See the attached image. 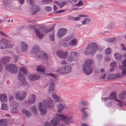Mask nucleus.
<instances>
[{
	"instance_id": "8",
	"label": "nucleus",
	"mask_w": 126,
	"mask_h": 126,
	"mask_svg": "<svg viewBox=\"0 0 126 126\" xmlns=\"http://www.w3.org/2000/svg\"><path fill=\"white\" fill-rule=\"evenodd\" d=\"M67 30L66 29H59L57 33V35L59 38H61L67 33Z\"/></svg>"
},
{
	"instance_id": "32",
	"label": "nucleus",
	"mask_w": 126,
	"mask_h": 126,
	"mask_svg": "<svg viewBox=\"0 0 126 126\" xmlns=\"http://www.w3.org/2000/svg\"><path fill=\"white\" fill-rule=\"evenodd\" d=\"M3 3L5 6L10 7V2L9 0H3Z\"/></svg>"
},
{
	"instance_id": "53",
	"label": "nucleus",
	"mask_w": 126,
	"mask_h": 126,
	"mask_svg": "<svg viewBox=\"0 0 126 126\" xmlns=\"http://www.w3.org/2000/svg\"><path fill=\"white\" fill-rule=\"evenodd\" d=\"M13 45L11 43H9L7 42V47L8 48H12Z\"/></svg>"
},
{
	"instance_id": "12",
	"label": "nucleus",
	"mask_w": 126,
	"mask_h": 126,
	"mask_svg": "<svg viewBox=\"0 0 126 126\" xmlns=\"http://www.w3.org/2000/svg\"><path fill=\"white\" fill-rule=\"evenodd\" d=\"M37 57L44 59H46L47 58V55L46 53L44 52L39 51L37 54Z\"/></svg>"
},
{
	"instance_id": "16",
	"label": "nucleus",
	"mask_w": 126,
	"mask_h": 126,
	"mask_svg": "<svg viewBox=\"0 0 126 126\" xmlns=\"http://www.w3.org/2000/svg\"><path fill=\"white\" fill-rule=\"evenodd\" d=\"M21 49L23 51H26L27 50L28 46L27 44L25 42H22L20 43Z\"/></svg>"
},
{
	"instance_id": "63",
	"label": "nucleus",
	"mask_w": 126,
	"mask_h": 126,
	"mask_svg": "<svg viewBox=\"0 0 126 126\" xmlns=\"http://www.w3.org/2000/svg\"><path fill=\"white\" fill-rule=\"evenodd\" d=\"M80 103L83 106H85L87 105V103L85 101H82Z\"/></svg>"
},
{
	"instance_id": "54",
	"label": "nucleus",
	"mask_w": 126,
	"mask_h": 126,
	"mask_svg": "<svg viewBox=\"0 0 126 126\" xmlns=\"http://www.w3.org/2000/svg\"><path fill=\"white\" fill-rule=\"evenodd\" d=\"M122 75L125 76L126 75V67L125 69H123L122 72Z\"/></svg>"
},
{
	"instance_id": "48",
	"label": "nucleus",
	"mask_w": 126,
	"mask_h": 126,
	"mask_svg": "<svg viewBox=\"0 0 126 126\" xmlns=\"http://www.w3.org/2000/svg\"><path fill=\"white\" fill-rule=\"evenodd\" d=\"M105 52L107 55H109L111 52V50L110 48H108L105 50Z\"/></svg>"
},
{
	"instance_id": "62",
	"label": "nucleus",
	"mask_w": 126,
	"mask_h": 126,
	"mask_svg": "<svg viewBox=\"0 0 126 126\" xmlns=\"http://www.w3.org/2000/svg\"><path fill=\"white\" fill-rule=\"evenodd\" d=\"M100 73L101 74H105V70L104 69L102 68H101L100 69Z\"/></svg>"
},
{
	"instance_id": "6",
	"label": "nucleus",
	"mask_w": 126,
	"mask_h": 126,
	"mask_svg": "<svg viewBox=\"0 0 126 126\" xmlns=\"http://www.w3.org/2000/svg\"><path fill=\"white\" fill-rule=\"evenodd\" d=\"M79 57V53L77 52H73L70 54L67 58V60L69 62L77 60Z\"/></svg>"
},
{
	"instance_id": "5",
	"label": "nucleus",
	"mask_w": 126,
	"mask_h": 126,
	"mask_svg": "<svg viewBox=\"0 0 126 126\" xmlns=\"http://www.w3.org/2000/svg\"><path fill=\"white\" fill-rule=\"evenodd\" d=\"M5 68L8 71L13 73H16L18 71L17 67L13 64H9L6 65Z\"/></svg>"
},
{
	"instance_id": "26",
	"label": "nucleus",
	"mask_w": 126,
	"mask_h": 126,
	"mask_svg": "<svg viewBox=\"0 0 126 126\" xmlns=\"http://www.w3.org/2000/svg\"><path fill=\"white\" fill-rule=\"evenodd\" d=\"M22 112L27 117H30L31 115V114L30 112L24 109L22 110Z\"/></svg>"
},
{
	"instance_id": "60",
	"label": "nucleus",
	"mask_w": 126,
	"mask_h": 126,
	"mask_svg": "<svg viewBox=\"0 0 126 126\" xmlns=\"http://www.w3.org/2000/svg\"><path fill=\"white\" fill-rule=\"evenodd\" d=\"M83 3L82 1H79L77 4L76 5V6H80L83 4Z\"/></svg>"
},
{
	"instance_id": "24",
	"label": "nucleus",
	"mask_w": 126,
	"mask_h": 126,
	"mask_svg": "<svg viewBox=\"0 0 126 126\" xmlns=\"http://www.w3.org/2000/svg\"><path fill=\"white\" fill-rule=\"evenodd\" d=\"M110 71L112 72L114 70L115 67L117 65V64L115 62H113L111 63H110Z\"/></svg>"
},
{
	"instance_id": "17",
	"label": "nucleus",
	"mask_w": 126,
	"mask_h": 126,
	"mask_svg": "<svg viewBox=\"0 0 126 126\" xmlns=\"http://www.w3.org/2000/svg\"><path fill=\"white\" fill-rule=\"evenodd\" d=\"M59 122V120L57 118L52 119L51 121V124L53 126L57 125Z\"/></svg>"
},
{
	"instance_id": "41",
	"label": "nucleus",
	"mask_w": 126,
	"mask_h": 126,
	"mask_svg": "<svg viewBox=\"0 0 126 126\" xmlns=\"http://www.w3.org/2000/svg\"><path fill=\"white\" fill-rule=\"evenodd\" d=\"M57 3V5H59L60 7H62L66 3V2H63L61 3H59L56 1H55Z\"/></svg>"
},
{
	"instance_id": "40",
	"label": "nucleus",
	"mask_w": 126,
	"mask_h": 126,
	"mask_svg": "<svg viewBox=\"0 0 126 126\" xmlns=\"http://www.w3.org/2000/svg\"><path fill=\"white\" fill-rule=\"evenodd\" d=\"M116 94L115 93H112L110 96V99H113L116 98Z\"/></svg>"
},
{
	"instance_id": "51",
	"label": "nucleus",
	"mask_w": 126,
	"mask_h": 126,
	"mask_svg": "<svg viewBox=\"0 0 126 126\" xmlns=\"http://www.w3.org/2000/svg\"><path fill=\"white\" fill-rule=\"evenodd\" d=\"M45 10L47 12H50L51 10V8L50 6H47L45 7Z\"/></svg>"
},
{
	"instance_id": "59",
	"label": "nucleus",
	"mask_w": 126,
	"mask_h": 126,
	"mask_svg": "<svg viewBox=\"0 0 126 126\" xmlns=\"http://www.w3.org/2000/svg\"><path fill=\"white\" fill-rule=\"evenodd\" d=\"M68 44L67 43H64L63 44V46L64 47H66L68 46Z\"/></svg>"
},
{
	"instance_id": "46",
	"label": "nucleus",
	"mask_w": 126,
	"mask_h": 126,
	"mask_svg": "<svg viewBox=\"0 0 126 126\" xmlns=\"http://www.w3.org/2000/svg\"><path fill=\"white\" fill-rule=\"evenodd\" d=\"M21 82L22 85L23 86H27L28 85L29 86L28 84L25 81V79L21 81Z\"/></svg>"
},
{
	"instance_id": "14",
	"label": "nucleus",
	"mask_w": 126,
	"mask_h": 126,
	"mask_svg": "<svg viewBox=\"0 0 126 126\" xmlns=\"http://www.w3.org/2000/svg\"><path fill=\"white\" fill-rule=\"evenodd\" d=\"M10 59V57L9 56L4 57L0 60V63L5 64L9 62Z\"/></svg>"
},
{
	"instance_id": "9",
	"label": "nucleus",
	"mask_w": 126,
	"mask_h": 126,
	"mask_svg": "<svg viewBox=\"0 0 126 126\" xmlns=\"http://www.w3.org/2000/svg\"><path fill=\"white\" fill-rule=\"evenodd\" d=\"M36 96L34 94H32L29 95L28 97V101L26 102V104H32L35 102L36 100Z\"/></svg>"
},
{
	"instance_id": "1",
	"label": "nucleus",
	"mask_w": 126,
	"mask_h": 126,
	"mask_svg": "<svg viewBox=\"0 0 126 126\" xmlns=\"http://www.w3.org/2000/svg\"><path fill=\"white\" fill-rule=\"evenodd\" d=\"M53 102L51 99L48 98L47 100H44L43 102L38 103V109L40 112V114L44 115L46 113L47 110V106L49 108L52 109L54 107L52 103Z\"/></svg>"
},
{
	"instance_id": "37",
	"label": "nucleus",
	"mask_w": 126,
	"mask_h": 126,
	"mask_svg": "<svg viewBox=\"0 0 126 126\" xmlns=\"http://www.w3.org/2000/svg\"><path fill=\"white\" fill-rule=\"evenodd\" d=\"M64 68H59L56 71L61 74H64Z\"/></svg>"
},
{
	"instance_id": "33",
	"label": "nucleus",
	"mask_w": 126,
	"mask_h": 126,
	"mask_svg": "<svg viewBox=\"0 0 126 126\" xmlns=\"http://www.w3.org/2000/svg\"><path fill=\"white\" fill-rule=\"evenodd\" d=\"M18 78L19 80H21V81L25 79L24 75L20 73H19Z\"/></svg>"
},
{
	"instance_id": "18",
	"label": "nucleus",
	"mask_w": 126,
	"mask_h": 126,
	"mask_svg": "<svg viewBox=\"0 0 126 126\" xmlns=\"http://www.w3.org/2000/svg\"><path fill=\"white\" fill-rule=\"evenodd\" d=\"M58 109L57 110L58 113H60L64 109V106L61 104H60L58 105Z\"/></svg>"
},
{
	"instance_id": "30",
	"label": "nucleus",
	"mask_w": 126,
	"mask_h": 126,
	"mask_svg": "<svg viewBox=\"0 0 126 126\" xmlns=\"http://www.w3.org/2000/svg\"><path fill=\"white\" fill-rule=\"evenodd\" d=\"M11 107L12 108H18V104L16 101H12L10 102Z\"/></svg>"
},
{
	"instance_id": "25",
	"label": "nucleus",
	"mask_w": 126,
	"mask_h": 126,
	"mask_svg": "<svg viewBox=\"0 0 126 126\" xmlns=\"http://www.w3.org/2000/svg\"><path fill=\"white\" fill-rule=\"evenodd\" d=\"M7 119H3L0 120V126H5L7 125Z\"/></svg>"
},
{
	"instance_id": "11",
	"label": "nucleus",
	"mask_w": 126,
	"mask_h": 126,
	"mask_svg": "<svg viewBox=\"0 0 126 126\" xmlns=\"http://www.w3.org/2000/svg\"><path fill=\"white\" fill-rule=\"evenodd\" d=\"M7 40L3 39L0 41V48L1 49H4L7 47Z\"/></svg>"
},
{
	"instance_id": "19",
	"label": "nucleus",
	"mask_w": 126,
	"mask_h": 126,
	"mask_svg": "<svg viewBox=\"0 0 126 126\" xmlns=\"http://www.w3.org/2000/svg\"><path fill=\"white\" fill-rule=\"evenodd\" d=\"M0 99L2 102H5L7 100L6 95L5 94H2L0 95Z\"/></svg>"
},
{
	"instance_id": "52",
	"label": "nucleus",
	"mask_w": 126,
	"mask_h": 126,
	"mask_svg": "<svg viewBox=\"0 0 126 126\" xmlns=\"http://www.w3.org/2000/svg\"><path fill=\"white\" fill-rule=\"evenodd\" d=\"M116 39V38L114 37L110 38L108 39V41L109 42H114Z\"/></svg>"
},
{
	"instance_id": "39",
	"label": "nucleus",
	"mask_w": 126,
	"mask_h": 126,
	"mask_svg": "<svg viewBox=\"0 0 126 126\" xmlns=\"http://www.w3.org/2000/svg\"><path fill=\"white\" fill-rule=\"evenodd\" d=\"M27 72V70L24 68L22 67L20 69L19 73L26 74Z\"/></svg>"
},
{
	"instance_id": "64",
	"label": "nucleus",
	"mask_w": 126,
	"mask_h": 126,
	"mask_svg": "<svg viewBox=\"0 0 126 126\" xmlns=\"http://www.w3.org/2000/svg\"><path fill=\"white\" fill-rule=\"evenodd\" d=\"M105 61H109L110 60V58L109 57H105Z\"/></svg>"
},
{
	"instance_id": "50",
	"label": "nucleus",
	"mask_w": 126,
	"mask_h": 126,
	"mask_svg": "<svg viewBox=\"0 0 126 126\" xmlns=\"http://www.w3.org/2000/svg\"><path fill=\"white\" fill-rule=\"evenodd\" d=\"M114 76H115V78H119L122 77V75L120 73H117L115 74Z\"/></svg>"
},
{
	"instance_id": "43",
	"label": "nucleus",
	"mask_w": 126,
	"mask_h": 126,
	"mask_svg": "<svg viewBox=\"0 0 126 126\" xmlns=\"http://www.w3.org/2000/svg\"><path fill=\"white\" fill-rule=\"evenodd\" d=\"M53 30V27H51L49 29H45L43 30V32L48 33L52 31Z\"/></svg>"
},
{
	"instance_id": "45",
	"label": "nucleus",
	"mask_w": 126,
	"mask_h": 126,
	"mask_svg": "<svg viewBox=\"0 0 126 126\" xmlns=\"http://www.w3.org/2000/svg\"><path fill=\"white\" fill-rule=\"evenodd\" d=\"M28 2H29L32 6H34L35 5V2L34 0H27Z\"/></svg>"
},
{
	"instance_id": "42",
	"label": "nucleus",
	"mask_w": 126,
	"mask_h": 126,
	"mask_svg": "<svg viewBox=\"0 0 126 126\" xmlns=\"http://www.w3.org/2000/svg\"><path fill=\"white\" fill-rule=\"evenodd\" d=\"M18 108H12L11 109V111L12 113H15L18 112Z\"/></svg>"
},
{
	"instance_id": "20",
	"label": "nucleus",
	"mask_w": 126,
	"mask_h": 126,
	"mask_svg": "<svg viewBox=\"0 0 126 126\" xmlns=\"http://www.w3.org/2000/svg\"><path fill=\"white\" fill-rule=\"evenodd\" d=\"M77 44V39L74 38L71 40L69 42V45L72 46H75Z\"/></svg>"
},
{
	"instance_id": "3",
	"label": "nucleus",
	"mask_w": 126,
	"mask_h": 126,
	"mask_svg": "<svg viewBox=\"0 0 126 126\" xmlns=\"http://www.w3.org/2000/svg\"><path fill=\"white\" fill-rule=\"evenodd\" d=\"M93 61L90 59H87L85 60V63L83 65L82 68L85 74L89 75L92 72L93 68Z\"/></svg>"
},
{
	"instance_id": "23",
	"label": "nucleus",
	"mask_w": 126,
	"mask_h": 126,
	"mask_svg": "<svg viewBox=\"0 0 126 126\" xmlns=\"http://www.w3.org/2000/svg\"><path fill=\"white\" fill-rule=\"evenodd\" d=\"M64 74L69 73L71 70V68L70 66H67L64 67Z\"/></svg>"
},
{
	"instance_id": "21",
	"label": "nucleus",
	"mask_w": 126,
	"mask_h": 126,
	"mask_svg": "<svg viewBox=\"0 0 126 126\" xmlns=\"http://www.w3.org/2000/svg\"><path fill=\"white\" fill-rule=\"evenodd\" d=\"M32 51L33 53H35L36 56L38 52L40 51L38 47L36 46L32 48Z\"/></svg>"
},
{
	"instance_id": "10",
	"label": "nucleus",
	"mask_w": 126,
	"mask_h": 126,
	"mask_svg": "<svg viewBox=\"0 0 126 126\" xmlns=\"http://www.w3.org/2000/svg\"><path fill=\"white\" fill-rule=\"evenodd\" d=\"M57 55L63 59H65L67 58L68 55V52L67 51H62L59 50L57 52Z\"/></svg>"
},
{
	"instance_id": "31",
	"label": "nucleus",
	"mask_w": 126,
	"mask_h": 126,
	"mask_svg": "<svg viewBox=\"0 0 126 126\" xmlns=\"http://www.w3.org/2000/svg\"><path fill=\"white\" fill-rule=\"evenodd\" d=\"M35 114L36 113L37 111V109L36 107L35 106H32L31 107L30 109Z\"/></svg>"
},
{
	"instance_id": "57",
	"label": "nucleus",
	"mask_w": 126,
	"mask_h": 126,
	"mask_svg": "<svg viewBox=\"0 0 126 126\" xmlns=\"http://www.w3.org/2000/svg\"><path fill=\"white\" fill-rule=\"evenodd\" d=\"M14 97L13 95H11L10 96L9 98V100L10 101V102H11L12 101H14Z\"/></svg>"
},
{
	"instance_id": "35",
	"label": "nucleus",
	"mask_w": 126,
	"mask_h": 126,
	"mask_svg": "<svg viewBox=\"0 0 126 126\" xmlns=\"http://www.w3.org/2000/svg\"><path fill=\"white\" fill-rule=\"evenodd\" d=\"M51 95L53 99L57 100L56 101H58L60 99L59 97L55 94L54 93H52Z\"/></svg>"
},
{
	"instance_id": "22",
	"label": "nucleus",
	"mask_w": 126,
	"mask_h": 126,
	"mask_svg": "<svg viewBox=\"0 0 126 126\" xmlns=\"http://www.w3.org/2000/svg\"><path fill=\"white\" fill-rule=\"evenodd\" d=\"M119 98L121 100H123L126 97V92H123L119 95Z\"/></svg>"
},
{
	"instance_id": "55",
	"label": "nucleus",
	"mask_w": 126,
	"mask_h": 126,
	"mask_svg": "<svg viewBox=\"0 0 126 126\" xmlns=\"http://www.w3.org/2000/svg\"><path fill=\"white\" fill-rule=\"evenodd\" d=\"M50 38L51 40L53 41L54 40V35L53 34H51L50 36Z\"/></svg>"
},
{
	"instance_id": "15",
	"label": "nucleus",
	"mask_w": 126,
	"mask_h": 126,
	"mask_svg": "<svg viewBox=\"0 0 126 126\" xmlns=\"http://www.w3.org/2000/svg\"><path fill=\"white\" fill-rule=\"evenodd\" d=\"M40 77V76L39 75H30L29 77V79L31 81H33L35 80L39 79Z\"/></svg>"
},
{
	"instance_id": "27",
	"label": "nucleus",
	"mask_w": 126,
	"mask_h": 126,
	"mask_svg": "<svg viewBox=\"0 0 126 126\" xmlns=\"http://www.w3.org/2000/svg\"><path fill=\"white\" fill-rule=\"evenodd\" d=\"M35 32L37 37L40 39L42 38L43 36V35L42 33L40 32L37 29L35 30Z\"/></svg>"
},
{
	"instance_id": "2",
	"label": "nucleus",
	"mask_w": 126,
	"mask_h": 126,
	"mask_svg": "<svg viewBox=\"0 0 126 126\" xmlns=\"http://www.w3.org/2000/svg\"><path fill=\"white\" fill-rule=\"evenodd\" d=\"M98 45L96 43L89 44L85 49L84 53L86 55H93L98 50Z\"/></svg>"
},
{
	"instance_id": "56",
	"label": "nucleus",
	"mask_w": 126,
	"mask_h": 126,
	"mask_svg": "<svg viewBox=\"0 0 126 126\" xmlns=\"http://www.w3.org/2000/svg\"><path fill=\"white\" fill-rule=\"evenodd\" d=\"M115 101L119 102V103L118 104V105L119 106H122V102L119 100L117 99L116 98L115 99Z\"/></svg>"
},
{
	"instance_id": "34",
	"label": "nucleus",
	"mask_w": 126,
	"mask_h": 126,
	"mask_svg": "<svg viewBox=\"0 0 126 126\" xmlns=\"http://www.w3.org/2000/svg\"><path fill=\"white\" fill-rule=\"evenodd\" d=\"M33 10V13H32V14L33 15L36 14L38 11L40 10V9L37 6H36L35 7H33V9H32Z\"/></svg>"
},
{
	"instance_id": "61",
	"label": "nucleus",
	"mask_w": 126,
	"mask_h": 126,
	"mask_svg": "<svg viewBox=\"0 0 126 126\" xmlns=\"http://www.w3.org/2000/svg\"><path fill=\"white\" fill-rule=\"evenodd\" d=\"M47 75L51 76L53 78H55L56 77L55 75L53 74H47Z\"/></svg>"
},
{
	"instance_id": "49",
	"label": "nucleus",
	"mask_w": 126,
	"mask_h": 126,
	"mask_svg": "<svg viewBox=\"0 0 126 126\" xmlns=\"http://www.w3.org/2000/svg\"><path fill=\"white\" fill-rule=\"evenodd\" d=\"M52 2V0H43V3L46 4H48Z\"/></svg>"
},
{
	"instance_id": "47",
	"label": "nucleus",
	"mask_w": 126,
	"mask_h": 126,
	"mask_svg": "<svg viewBox=\"0 0 126 126\" xmlns=\"http://www.w3.org/2000/svg\"><path fill=\"white\" fill-rule=\"evenodd\" d=\"M85 21H83L82 22V24L84 25L86 23H88L90 21L91 19L89 18H86Z\"/></svg>"
},
{
	"instance_id": "38",
	"label": "nucleus",
	"mask_w": 126,
	"mask_h": 126,
	"mask_svg": "<svg viewBox=\"0 0 126 126\" xmlns=\"http://www.w3.org/2000/svg\"><path fill=\"white\" fill-rule=\"evenodd\" d=\"M1 109L2 110H7L8 109V105L5 104H3L2 105Z\"/></svg>"
},
{
	"instance_id": "13",
	"label": "nucleus",
	"mask_w": 126,
	"mask_h": 126,
	"mask_svg": "<svg viewBox=\"0 0 126 126\" xmlns=\"http://www.w3.org/2000/svg\"><path fill=\"white\" fill-rule=\"evenodd\" d=\"M47 86H48V90L49 92H50L54 91V84L52 82L50 81H48L47 84Z\"/></svg>"
},
{
	"instance_id": "7",
	"label": "nucleus",
	"mask_w": 126,
	"mask_h": 126,
	"mask_svg": "<svg viewBox=\"0 0 126 126\" xmlns=\"http://www.w3.org/2000/svg\"><path fill=\"white\" fill-rule=\"evenodd\" d=\"M58 116L59 118L63 120L66 124H69L72 122V117H67L62 114H58Z\"/></svg>"
},
{
	"instance_id": "28",
	"label": "nucleus",
	"mask_w": 126,
	"mask_h": 126,
	"mask_svg": "<svg viewBox=\"0 0 126 126\" xmlns=\"http://www.w3.org/2000/svg\"><path fill=\"white\" fill-rule=\"evenodd\" d=\"M114 58L117 60L120 61L121 59L122 56L119 54L116 53L114 54Z\"/></svg>"
},
{
	"instance_id": "58",
	"label": "nucleus",
	"mask_w": 126,
	"mask_h": 126,
	"mask_svg": "<svg viewBox=\"0 0 126 126\" xmlns=\"http://www.w3.org/2000/svg\"><path fill=\"white\" fill-rule=\"evenodd\" d=\"M115 74H111L109 76L110 77V78L111 79H115V77L114 75Z\"/></svg>"
},
{
	"instance_id": "44",
	"label": "nucleus",
	"mask_w": 126,
	"mask_h": 126,
	"mask_svg": "<svg viewBox=\"0 0 126 126\" xmlns=\"http://www.w3.org/2000/svg\"><path fill=\"white\" fill-rule=\"evenodd\" d=\"M86 109H87V108H82L81 110V111L83 114L84 116L86 117L87 115V112L85 111V110Z\"/></svg>"
},
{
	"instance_id": "36",
	"label": "nucleus",
	"mask_w": 126,
	"mask_h": 126,
	"mask_svg": "<svg viewBox=\"0 0 126 126\" xmlns=\"http://www.w3.org/2000/svg\"><path fill=\"white\" fill-rule=\"evenodd\" d=\"M96 58L98 61H100L102 60L103 56L101 54H97L96 55Z\"/></svg>"
},
{
	"instance_id": "4",
	"label": "nucleus",
	"mask_w": 126,
	"mask_h": 126,
	"mask_svg": "<svg viewBox=\"0 0 126 126\" xmlns=\"http://www.w3.org/2000/svg\"><path fill=\"white\" fill-rule=\"evenodd\" d=\"M27 94V92L24 91L18 92L16 94V98L17 100L22 101L25 99Z\"/></svg>"
},
{
	"instance_id": "29",
	"label": "nucleus",
	"mask_w": 126,
	"mask_h": 126,
	"mask_svg": "<svg viewBox=\"0 0 126 126\" xmlns=\"http://www.w3.org/2000/svg\"><path fill=\"white\" fill-rule=\"evenodd\" d=\"M45 69V67L42 65H39L38 66L36 69L37 71L39 72H44Z\"/></svg>"
}]
</instances>
